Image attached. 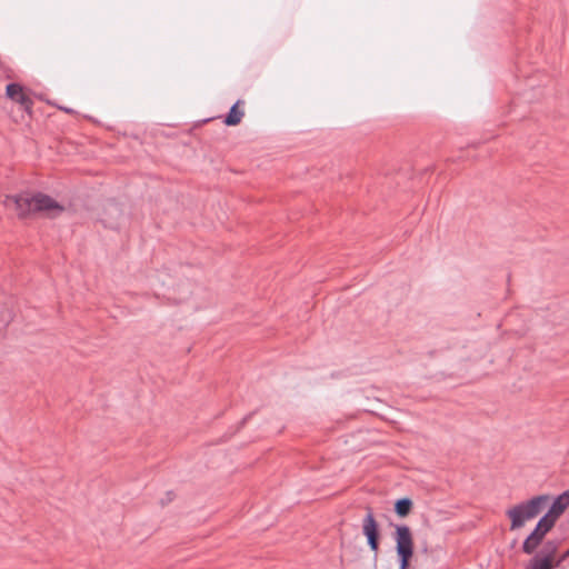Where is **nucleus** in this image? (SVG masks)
Instances as JSON below:
<instances>
[{"mask_svg": "<svg viewBox=\"0 0 569 569\" xmlns=\"http://www.w3.org/2000/svg\"><path fill=\"white\" fill-rule=\"evenodd\" d=\"M12 320V312L8 309L1 310L0 329L7 327Z\"/></svg>", "mask_w": 569, "mask_h": 569, "instance_id": "nucleus-13", "label": "nucleus"}, {"mask_svg": "<svg viewBox=\"0 0 569 569\" xmlns=\"http://www.w3.org/2000/svg\"><path fill=\"white\" fill-rule=\"evenodd\" d=\"M555 525L556 522L552 519H548L546 516H542L532 531L541 539H545L546 535L553 528Z\"/></svg>", "mask_w": 569, "mask_h": 569, "instance_id": "nucleus-9", "label": "nucleus"}, {"mask_svg": "<svg viewBox=\"0 0 569 569\" xmlns=\"http://www.w3.org/2000/svg\"><path fill=\"white\" fill-rule=\"evenodd\" d=\"M240 104H243V101L242 100H238L229 110V112L226 114L224 119H223V123L228 127H234V126H238L243 116H244V111L239 109V106Z\"/></svg>", "mask_w": 569, "mask_h": 569, "instance_id": "nucleus-7", "label": "nucleus"}, {"mask_svg": "<svg viewBox=\"0 0 569 569\" xmlns=\"http://www.w3.org/2000/svg\"><path fill=\"white\" fill-rule=\"evenodd\" d=\"M396 550L398 558H412L413 538L411 530L406 525H397L395 532Z\"/></svg>", "mask_w": 569, "mask_h": 569, "instance_id": "nucleus-3", "label": "nucleus"}, {"mask_svg": "<svg viewBox=\"0 0 569 569\" xmlns=\"http://www.w3.org/2000/svg\"><path fill=\"white\" fill-rule=\"evenodd\" d=\"M250 417H251V415L246 416V417L241 420L240 426H241V427H242V426H244V423L248 421V419H249Z\"/></svg>", "mask_w": 569, "mask_h": 569, "instance_id": "nucleus-16", "label": "nucleus"}, {"mask_svg": "<svg viewBox=\"0 0 569 569\" xmlns=\"http://www.w3.org/2000/svg\"><path fill=\"white\" fill-rule=\"evenodd\" d=\"M362 533L367 538V543L375 555L379 551L380 532L377 520L375 519L373 511L367 507V515L362 520Z\"/></svg>", "mask_w": 569, "mask_h": 569, "instance_id": "nucleus-4", "label": "nucleus"}, {"mask_svg": "<svg viewBox=\"0 0 569 569\" xmlns=\"http://www.w3.org/2000/svg\"><path fill=\"white\" fill-rule=\"evenodd\" d=\"M410 561H411V558H399V562H400L399 569H408Z\"/></svg>", "mask_w": 569, "mask_h": 569, "instance_id": "nucleus-14", "label": "nucleus"}, {"mask_svg": "<svg viewBox=\"0 0 569 569\" xmlns=\"http://www.w3.org/2000/svg\"><path fill=\"white\" fill-rule=\"evenodd\" d=\"M558 547H559V543L558 541L556 540H548L541 551H540V559H548V562L549 563H555L553 562V558H555V555L557 553L558 551Z\"/></svg>", "mask_w": 569, "mask_h": 569, "instance_id": "nucleus-10", "label": "nucleus"}, {"mask_svg": "<svg viewBox=\"0 0 569 569\" xmlns=\"http://www.w3.org/2000/svg\"><path fill=\"white\" fill-rule=\"evenodd\" d=\"M568 558H569V549H568L566 552H563V553L560 556V558H559V559L553 563V565H555V567H559V566H560V565H561L566 559H568Z\"/></svg>", "mask_w": 569, "mask_h": 569, "instance_id": "nucleus-15", "label": "nucleus"}, {"mask_svg": "<svg viewBox=\"0 0 569 569\" xmlns=\"http://www.w3.org/2000/svg\"><path fill=\"white\" fill-rule=\"evenodd\" d=\"M7 208H13L20 219L32 217L36 213H46L54 218L64 211V207L48 194L37 192H22L7 196L4 199Z\"/></svg>", "mask_w": 569, "mask_h": 569, "instance_id": "nucleus-1", "label": "nucleus"}, {"mask_svg": "<svg viewBox=\"0 0 569 569\" xmlns=\"http://www.w3.org/2000/svg\"><path fill=\"white\" fill-rule=\"evenodd\" d=\"M412 500L410 498H401V499H398L395 503V512L401 517V518H405L407 517L411 509H412Z\"/></svg>", "mask_w": 569, "mask_h": 569, "instance_id": "nucleus-11", "label": "nucleus"}, {"mask_svg": "<svg viewBox=\"0 0 569 569\" xmlns=\"http://www.w3.org/2000/svg\"><path fill=\"white\" fill-rule=\"evenodd\" d=\"M63 110H64L66 112H69V113L71 112V110H70V109H67V108H64Z\"/></svg>", "mask_w": 569, "mask_h": 569, "instance_id": "nucleus-18", "label": "nucleus"}, {"mask_svg": "<svg viewBox=\"0 0 569 569\" xmlns=\"http://www.w3.org/2000/svg\"><path fill=\"white\" fill-rule=\"evenodd\" d=\"M170 495H171V492H168V496H169V497H168V501H172V498H171V496H170Z\"/></svg>", "mask_w": 569, "mask_h": 569, "instance_id": "nucleus-17", "label": "nucleus"}, {"mask_svg": "<svg viewBox=\"0 0 569 569\" xmlns=\"http://www.w3.org/2000/svg\"><path fill=\"white\" fill-rule=\"evenodd\" d=\"M569 506V491H565L558 496L551 503L548 512L545 515L548 519L557 522L558 518L565 512Z\"/></svg>", "mask_w": 569, "mask_h": 569, "instance_id": "nucleus-6", "label": "nucleus"}, {"mask_svg": "<svg viewBox=\"0 0 569 569\" xmlns=\"http://www.w3.org/2000/svg\"><path fill=\"white\" fill-rule=\"evenodd\" d=\"M7 97L20 104L22 110L29 116H32L33 100L20 83H9L6 88Z\"/></svg>", "mask_w": 569, "mask_h": 569, "instance_id": "nucleus-5", "label": "nucleus"}, {"mask_svg": "<svg viewBox=\"0 0 569 569\" xmlns=\"http://www.w3.org/2000/svg\"><path fill=\"white\" fill-rule=\"evenodd\" d=\"M542 541L543 539L531 531V533L525 539L521 549L523 553L532 555Z\"/></svg>", "mask_w": 569, "mask_h": 569, "instance_id": "nucleus-8", "label": "nucleus"}, {"mask_svg": "<svg viewBox=\"0 0 569 569\" xmlns=\"http://www.w3.org/2000/svg\"><path fill=\"white\" fill-rule=\"evenodd\" d=\"M549 500L548 495H540L508 509L506 515L511 521L510 530L520 529L528 520L536 518L547 507Z\"/></svg>", "mask_w": 569, "mask_h": 569, "instance_id": "nucleus-2", "label": "nucleus"}, {"mask_svg": "<svg viewBox=\"0 0 569 569\" xmlns=\"http://www.w3.org/2000/svg\"><path fill=\"white\" fill-rule=\"evenodd\" d=\"M555 565L549 563L548 559H540V555H536L529 562L527 569H553Z\"/></svg>", "mask_w": 569, "mask_h": 569, "instance_id": "nucleus-12", "label": "nucleus"}]
</instances>
